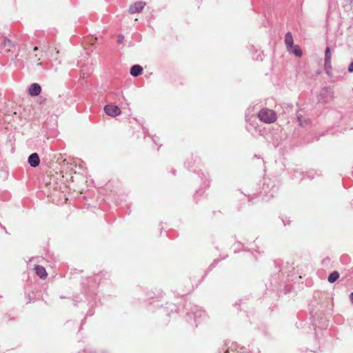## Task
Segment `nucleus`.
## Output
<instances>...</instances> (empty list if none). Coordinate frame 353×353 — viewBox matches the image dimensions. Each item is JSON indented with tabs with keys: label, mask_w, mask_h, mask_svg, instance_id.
<instances>
[{
	"label": "nucleus",
	"mask_w": 353,
	"mask_h": 353,
	"mask_svg": "<svg viewBox=\"0 0 353 353\" xmlns=\"http://www.w3.org/2000/svg\"><path fill=\"white\" fill-rule=\"evenodd\" d=\"M143 68L139 65H134L130 68V74L133 77H138L141 74Z\"/></svg>",
	"instance_id": "9"
},
{
	"label": "nucleus",
	"mask_w": 353,
	"mask_h": 353,
	"mask_svg": "<svg viewBox=\"0 0 353 353\" xmlns=\"http://www.w3.org/2000/svg\"><path fill=\"white\" fill-rule=\"evenodd\" d=\"M331 50L330 47H327L325 52V64L330 62L331 60Z\"/></svg>",
	"instance_id": "14"
},
{
	"label": "nucleus",
	"mask_w": 353,
	"mask_h": 353,
	"mask_svg": "<svg viewBox=\"0 0 353 353\" xmlns=\"http://www.w3.org/2000/svg\"><path fill=\"white\" fill-rule=\"evenodd\" d=\"M123 37L122 36H119V41H119V42H121V41H122V40H123Z\"/></svg>",
	"instance_id": "16"
},
{
	"label": "nucleus",
	"mask_w": 353,
	"mask_h": 353,
	"mask_svg": "<svg viewBox=\"0 0 353 353\" xmlns=\"http://www.w3.org/2000/svg\"><path fill=\"white\" fill-rule=\"evenodd\" d=\"M288 50L294 54L296 57H301L302 55V51L298 46L293 45V47H290Z\"/></svg>",
	"instance_id": "12"
},
{
	"label": "nucleus",
	"mask_w": 353,
	"mask_h": 353,
	"mask_svg": "<svg viewBox=\"0 0 353 353\" xmlns=\"http://www.w3.org/2000/svg\"><path fill=\"white\" fill-rule=\"evenodd\" d=\"M259 119L266 123H272L276 120V114L272 110L262 109L258 114Z\"/></svg>",
	"instance_id": "2"
},
{
	"label": "nucleus",
	"mask_w": 353,
	"mask_h": 353,
	"mask_svg": "<svg viewBox=\"0 0 353 353\" xmlns=\"http://www.w3.org/2000/svg\"><path fill=\"white\" fill-rule=\"evenodd\" d=\"M48 196L52 198L53 200L57 199V201L61 199L62 194L67 190L65 185L63 176L53 179V181H50L48 185Z\"/></svg>",
	"instance_id": "1"
},
{
	"label": "nucleus",
	"mask_w": 353,
	"mask_h": 353,
	"mask_svg": "<svg viewBox=\"0 0 353 353\" xmlns=\"http://www.w3.org/2000/svg\"><path fill=\"white\" fill-rule=\"evenodd\" d=\"M348 72H353V61L348 66Z\"/></svg>",
	"instance_id": "15"
},
{
	"label": "nucleus",
	"mask_w": 353,
	"mask_h": 353,
	"mask_svg": "<svg viewBox=\"0 0 353 353\" xmlns=\"http://www.w3.org/2000/svg\"><path fill=\"white\" fill-rule=\"evenodd\" d=\"M350 299H351L352 302L353 303V292L350 295Z\"/></svg>",
	"instance_id": "17"
},
{
	"label": "nucleus",
	"mask_w": 353,
	"mask_h": 353,
	"mask_svg": "<svg viewBox=\"0 0 353 353\" xmlns=\"http://www.w3.org/2000/svg\"><path fill=\"white\" fill-rule=\"evenodd\" d=\"M34 270L38 276H39L41 279H44L47 277L48 274L44 267L37 265L34 267Z\"/></svg>",
	"instance_id": "8"
},
{
	"label": "nucleus",
	"mask_w": 353,
	"mask_h": 353,
	"mask_svg": "<svg viewBox=\"0 0 353 353\" xmlns=\"http://www.w3.org/2000/svg\"><path fill=\"white\" fill-rule=\"evenodd\" d=\"M145 3L143 1L136 2L134 4L131 5L129 8V12L131 14H134L137 12H141L144 8Z\"/></svg>",
	"instance_id": "5"
},
{
	"label": "nucleus",
	"mask_w": 353,
	"mask_h": 353,
	"mask_svg": "<svg viewBox=\"0 0 353 353\" xmlns=\"http://www.w3.org/2000/svg\"><path fill=\"white\" fill-rule=\"evenodd\" d=\"M64 200L66 201V198L65 197V194H63Z\"/></svg>",
	"instance_id": "18"
},
{
	"label": "nucleus",
	"mask_w": 353,
	"mask_h": 353,
	"mask_svg": "<svg viewBox=\"0 0 353 353\" xmlns=\"http://www.w3.org/2000/svg\"><path fill=\"white\" fill-rule=\"evenodd\" d=\"M2 44L7 51H10L14 47V43L7 38L3 39Z\"/></svg>",
	"instance_id": "11"
},
{
	"label": "nucleus",
	"mask_w": 353,
	"mask_h": 353,
	"mask_svg": "<svg viewBox=\"0 0 353 353\" xmlns=\"http://www.w3.org/2000/svg\"><path fill=\"white\" fill-rule=\"evenodd\" d=\"M28 163L31 167L35 168L40 163V159L37 153H32L28 157Z\"/></svg>",
	"instance_id": "6"
},
{
	"label": "nucleus",
	"mask_w": 353,
	"mask_h": 353,
	"mask_svg": "<svg viewBox=\"0 0 353 353\" xmlns=\"http://www.w3.org/2000/svg\"><path fill=\"white\" fill-rule=\"evenodd\" d=\"M285 43L286 46L288 47V49L290 47H293L294 45V40L292 37V34L291 32H287L285 36Z\"/></svg>",
	"instance_id": "10"
},
{
	"label": "nucleus",
	"mask_w": 353,
	"mask_h": 353,
	"mask_svg": "<svg viewBox=\"0 0 353 353\" xmlns=\"http://www.w3.org/2000/svg\"><path fill=\"white\" fill-rule=\"evenodd\" d=\"M41 91V88L38 83H32L28 90V93L32 97L38 96Z\"/></svg>",
	"instance_id": "7"
},
{
	"label": "nucleus",
	"mask_w": 353,
	"mask_h": 353,
	"mask_svg": "<svg viewBox=\"0 0 353 353\" xmlns=\"http://www.w3.org/2000/svg\"><path fill=\"white\" fill-rule=\"evenodd\" d=\"M339 278V273L336 271H334L329 275L327 280L330 283H332L335 282Z\"/></svg>",
	"instance_id": "13"
},
{
	"label": "nucleus",
	"mask_w": 353,
	"mask_h": 353,
	"mask_svg": "<svg viewBox=\"0 0 353 353\" xmlns=\"http://www.w3.org/2000/svg\"><path fill=\"white\" fill-rule=\"evenodd\" d=\"M104 112L110 117H114L121 114V111L117 105L108 104L105 105Z\"/></svg>",
	"instance_id": "4"
},
{
	"label": "nucleus",
	"mask_w": 353,
	"mask_h": 353,
	"mask_svg": "<svg viewBox=\"0 0 353 353\" xmlns=\"http://www.w3.org/2000/svg\"><path fill=\"white\" fill-rule=\"evenodd\" d=\"M38 51L37 47H34L32 50V52L28 53V57H27V60L31 65H41L40 59L41 56L39 55L37 52Z\"/></svg>",
	"instance_id": "3"
}]
</instances>
